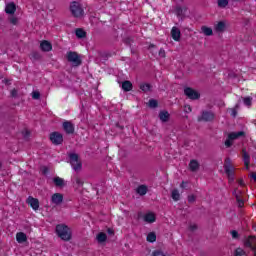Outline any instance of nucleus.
Here are the masks:
<instances>
[{"label": "nucleus", "instance_id": "obj_18", "mask_svg": "<svg viewBox=\"0 0 256 256\" xmlns=\"http://www.w3.org/2000/svg\"><path fill=\"white\" fill-rule=\"evenodd\" d=\"M255 243H256V238L253 236H250L246 241H245V247H248L249 249H255Z\"/></svg>", "mask_w": 256, "mask_h": 256}, {"label": "nucleus", "instance_id": "obj_5", "mask_svg": "<svg viewBox=\"0 0 256 256\" xmlns=\"http://www.w3.org/2000/svg\"><path fill=\"white\" fill-rule=\"evenodd\" d=\"M50 141L53 143V145H61V143H63V134L59 132L51 133Z\"/></svg>", "mask_w": 256, "mask_h": 256}, {"label": "nucleus", "instance_id": "obj_51", "mask_svg": "<svg viewBox=\"0 0 256 256\" xmlns=\"http://www.w3.org/2000/svg\"><path fill=\"white\" fill-rule=\"evenodd\" d=\"M186 113H191V106H185Z\"/></svg>", "mask_w": 256, "mask_h": 256}, {"label": "nucleus", "instance_id": "obj_46", "mask_svg": "<svg viewBox=\"0 0 256 256\" xmlns=\"http://www.w3.org/2000/svg\"><path fill=\"white\" fill-rule=\"evenodd\" d=\"M17 95H18V92H17V89H13V90H11V97H17Z\"/></svg>", "mask_w": 256, "mask_h": 256}, {"label": "nucleus", "instance_id": "obj_41", "mask_svg": "<svg viewBox=\"0 0 256 256\" xmlns=\"http://www.w3.org/2000/svg\"><path fill=\"white\" fill-rule=\"evenodd\" d=\"M241 193L242 192L239 189H236L233 191V195H234V197H236V199H237V197H241Z\"/></svg>", "mask_w": 256, "mask_h": 256}, {"label": "nucleus", "instance_id": "obj_2", "mask_svg": "<svg viewBox=\"0 0 256 256\" xmlns=\"http://www.w3.org/2000/svg\"><path fill=\"white\" fill-rule=\"evenodd\" d=\"M70 13L76 19H81V17L85 15V10H83V6L81 5V3L73 1L70 3Z\"/></svg>", "mask_w": 256, "mask_h": 256}, {"label": "nucleus", "instance_id": "obj_36", "mask_svg": "<svg viewBox=\"0 0 256 256\" xmlns=\"http://www.w3.org/2000/svg\"><path fill=\"white\" fill-rule=\"evenodd\" d=\"M32 99H41V93H39V91L32 92Z\"/></svg>", "mask_w": 256, "mask_h": 256}, {"label": "nucleus", "instance_id": "obj_38", "mask_svg": "<svg viewBox=\"0 0 256 256\" xmlns=\"http://www.w3.org/2000/svg\"><path fill=\"white\" fill-rule=\"evenodd\" d=\"M236 200L238 203V207H243V205H245V202L243 201V199H241L240 196H237Z\"/></svg>", "mask_w": 256, "mask_h": 256}, {"label": "nucleus", "instance_id": "obj_40", "mask_svg": "<svg viewBox=\"0 0 256 256\" xmlns=\"http://www.w3.org/2000/svg\"><path fill=\"white\" fill-rule=\"evenodd\" d=\"M232 239H238L239 238V232L236 230L231 231Z\"/></svg>", "mask_w": 256, "mask_h": 256}, {"label": "nucleus", "instance_id": "obj_12", "mask_svg": "<svg viewBox=\"0 0 256 256\" xmlns=\"http://www.w3.org/2000/svg\"><path fill=\"white\" fill-rule=\"evenodd\" d=\"M15 11H17V6H15V3L11 2L6 5L5 12L8 15H14Z\"/></svg>", "mask_w": 256, "mask_h": 256}, {"label": "nucleus", "instance_id": "obj_20", "mask_svg": "<svg viewBox=\"0 0 256 256\" xmlns=\"http://www.w3.org/2000/svg\"><path fill=\"white\" fill-rule=\"evenodd\" d=\"M53 183L56 187H65V180L59 176L54 177Z\"/></svg>", "mask_w": 256, "mask_h": 256}, {"label": "nucleus", "instance_id": "obj_9", "mask_svg": "<svg viewBox=\"0 0 256 256\" xmlns=\"http://www.w3.org/2000/svg\"><path fill=\"white\" fill-rule=\"evenodd\" d=\"M51 203H52V205H56V206L61 205V203H63V194H61V193H54L51 196Z\"/></svg>", "mask_w": 256, "mask_h": 256}, {"label": "nucleus", "instance_id": "obj_21", "mask_svg": "<svg viewBox=\"0 0 256 256\" xmlns=\"http://www.w3.org/2000/svg\"><path fill=\"white\" fill-rule=\"evenodd\" d=\"M169 117H170V115H169V112H167V111H161L159 113V119L163 123H167V121H169Z\"/></svg>", "mask_w": 256, "mask_h": 256}, {"label": "nucleus", "instance_id": "obj_59", "mask_svg": "<svg viewBox=\"0 0 256 256\" xmlns=\"http://www.w3.org/2000/svg\"><path fill=\"white\" fill-rule=\"evenodd\" d=\"M1 167H3V164L1 163V160H0V169H1Z\"/></svg>", "mask_w": 256, "mask_h": 256}, {"label": "nucleus", "instance_id": "obj_37", "mask_svg": "<svg viewBox=\"0 0 256 256\" xmlns=\"http://www.w3.org/2000/svg\"><path fill=\"white\" fill-rule=\"evenodd\" d=\"M149 107H151L152 109H155V107H157V100L155 99L149 100Z\"/></svg>", "mask_w": 256, "mask_h": 256}, {"label": "nucleus", "instance_id": "obj_7", "mask_svg": "<svg viewBox=\"0 0 256 256\" xmlns=\"http://www.w3.org/2000/svg\"><path fill=\"white\" fill-rule=\"evenodd\" d=\"M215 119V114L211 111H203L201 117L198 118V121H213Z\"/></svg>", "mask_w": 256, "mask_h": 256}, {"label": "nucleus", "instance_id": "obj_32", "mask_svg": "<svg viewBox=\"0 0 256 256\" xmlns=\"http://www.w3.org/2000/svg\"><path fill=\"white\" fill-rule=\"evenodd\" d=\"M229 5V0H218V7L225 9Z\"/></svg>", "mask_w": 256, "mask_h": 256}, {"label": "nucleus", "instance_id": "obj_57", "mask_svg": "<svg viewBox=\"0 0 256 256\" xmlns=\"http://www.w3.org/2000/svg\"><path fill=\"white\" fill-rule=\"evenodd\" d=\"M234 1L235 3H239L240 1H243V0H232Z\"/></svg>", "mask_w": 256, "mask_h": 256}, {"label": "nucleus", "instance_id": "obj_47", "mask_svg": "<svg viewBox=\"0 0 256 256\" xmlns=\"http://www.w3.org/2000/svg\"><path fill=\"white\" fill-rule=\"evenodd\" d=\"M189 229H190V231H197V225L192 224V225H190Z\"/></svg>", "mask_w": 256, "mask_h": 256}, {"label": "nucleus", "instance_id": "obj_54", "mask_svg": "<svg viewBox=\"0 0 256 256\" xmlns=\"http://www.w3.org/2000/svg\"><path fill=\"white\" fill-rule=\"evenodd\" d=\"M238 183H239V185H241V186L245 185V182H243V180H239Z\"/></svg>", "mask_w": 256, "mask_h": 256}, {"label": "nucleus", "instance_id": "obj_17", "mask_svg": "<svg viewBox=\"0 0 256 256\" xmlns=\"http://www.w3.org/2000/svg\"><path fill=\"white\" fill-rule=\"evenodd\" d=\"M228 137L232 141H235V139H239V137H245V133L243 131L231 132L230 134H228Z\"/></svg>", "mask_w": 256, "mask_h": 256}, {"label": "nucleus", "instance_id": "obj_31", "mask_svg": "<svg viewBox=\"0 0 256 256\" xmlns=\"http://www.w3.org/2000/svg\"><path fill=\"white\" fill-rule=\"evenodd\" d=\"M234 256H247V252L243 248H236L234 251Z\"/></svg>", "mask_w": 256, "mask_h": 256}, {"label": "nucleus", "instance_id": "obj_8", "mask_svg": "<svg viewBox=\"0 0 256 256\" xmlns=\"http://www.w3.org/2000/svg\"><path fill=\"white\" fill-rule=\"evenodd\" d=\"M184 94L187 96L188 99H193V100L199 99L200 97L199 92L189 87L184 89Z\"/></svg>", "mask_w": 256, "mask_h": 256}, {"label": "nucleus", "instance_id": "obj_16", "mask_svg": "<svg viewBox=\"0 0 256 256\" xmlns=\"http://www.w3.org/2000/svg\"><path fill=\"white\" fill-rule=\"evenodd\" d=\"M40 48L42 51L49 52L51 51V49H53V46L51 45V43H49V41L44 40L41 42Z\"/></svg>", "mask_w": 256, "mask_h": 256}, {"label": "nucleus", "instance_id": "obj_56", "mask_svg": "<svg viewBox=\"0 0 256 256\" xmlns=\"http://www.w3.org/2000/svg\"><path fill=\"white\" fill-rule=\"evenodd\" d=\"M245 169H246L247 171H249V164H248V165H245Z\"/></svg>", "mask_w": 256, "mask_h": 256}, {"label": "nucleus", "instance_id": "obj_4", "mask_svg": "<svg viewBox=\"0 0 256 256\" xmlns=\"http://www.w3.org/2000/svg\"><path fill=\"white\" fill-rule=\"evenodd\" d=\"M66 57L69 63H72L74 67H79V65H81V57L77 52L70 51L67 53Z\"/></svg>", "mask_w": 256, "mask_h": 256}, {"label": "nucleus", "instance_id": "obj_11", "mask_svg": "<svg viewBox=\"0 0 256 256\" xmlns=\"http://www.w3.org/2000/svg\"><path fill=\"white\" fill-rule=\"evenodd\" d=\"M27 203H28V205H30V207H32V209L34 211H38L39 210V199L33 198V197L30 196L27 199Z\"/></svg>", "mask_w": 256, "mask_h": 256}, {"label": "nucleus", "instance_id": "obj_58", "mask_svg": "<svg viewBox=\"0 0 256 256\" xmlns=\"http://www.w3.org/2000/svg\"><path fill=\"white\" fill-rule=\"evenodd\" d=\"M153 47H155V45L151 44V45L149 46V49H153Z\"/></svg>", "mask_w": 256, "mask_h": 256}, {"label": "nucleus", "instance_id": "obj_44", "mask_svg": "<svg viewBox=\"0 0 256 256\" xmlns=\"http://www.w3.org/2000/svg\"><path fill=\"white\" fill-rule=\"evenodd\" d=\"M176 14H177V15H183V8H181V7L178 6V7L176 8Z\"/></svg>", "mask_w": 256, "mask_h": 256}, {"label": "nucleus", "instance_id": "obj_29", "mask_svg": "<svg viewBox=\"0 0 256 256\" xmlns=\"http://www.w3.org/2000/svg\"><path fill=\"white\" fill-rule=\"evenodd\" d=\"M147 241L149 243H155V241H157V235L154 233V232H150L148 235H147Z\"/></svg>", "mask_w": 256, "mask_h": 256}, {"label": "nucleus", "instance_id": "obj_52", "mask_svg": "<svg viewBox=\"0 0 256 256\" xmlns=\"http://www.w3.org/2000/svg\"><path fill=\"white\" fill-rule=\"evenodd\" d=\"M231 115H232V117H237V110L232 109Z\"/></svg>", "mask_w": 256, "mask_h": 256}, {"label": "nucleus", "instance_id": "obj_53", "mask_svg": "<svg viewBox=\"0 0 256 256\" xmlns=\"http://www.w3.org/2000/svg\"><path fill=\"white\" fill-rule=\"evenodd\" d=\"M251 177H252V179H254V181H256V173H255V172H253V173L251 174Z\"/></svg>", "mask_w": 256, "mask_h": 256}, {"label": "nucleus", "instance_id": "obj_61", "mask_svg": "<svg viewBox=\"0 0 256 256\" xmlns=\"http://www.w3.org/2000/svg\"><path fill=\"white\" fill-rule=\"evenodd\" d=\"M254 256H256V252H255Z\"/></svg>", "mask_w": 256, "mask_h": 256}, {"label": "nucleus", "instance_id": "obj_19", "mask_svg": "<svg viewBox=\"0 0 256 256\" xmlns=\"http://www.w3.org/2000/svg\"><path fill=\"white\" fill-rule=\"evenodd\" d=\"M242 157H243L244 165H250L251 156L249 155V153H247V150L245 149L242 150Z\"/></svg>", "mask_w": 256, "mask_h": 256}, {"label": "nucleus", "instance_id": "obj_48", "mask_svg": "<svg viewBox=\"0 0 256 256\" xmlns=\"http://www.w3.org/2000/svg\"><path fill=\"white\" fill-rule=\"evenodd\" d=\"M23 135H24V138H25V139H28V138H29L30 133H29V131H28V130H25V131L23 132Z\"/></svg>", "mask_w": 256, "mask_h": 256}, {"label": "nucleus", "instance_id": "obj_33", "mask_svg": "<svg viewBox=\"0 0 256 256\" xmlns=\"http://www.w3.org/2000/svg\"><path fill=\"white\" fill-rule=\"evenodd\" d=\"M140 89H141V91H144V93H147V91H149L151 89V85H149V84H141L140 85Z\"/></svg>", "mask_w": 256, "mask_h": 256}, {"label": "nucleus", "instance_id": "obj_25", "mask_svg": "<svg viewBox=\"0 0 256 256\" xmlns=\"http://www.w3.org/2000/svg\"><path fill=\"white\" fill-rule=\"evenodd\" d=\"M147 191H148V189L145 185H140L136 189V192L138 193V195H141V196L147 195Z\"/></svg>", "mask_w": 256, "mask_h": 256}, {"label": "nucleus", "instance_id": "obj_15", "mask_svg": "<svg viewBox=\"0 0 256 256\" xmlns=\"http://www.w3.org/2000/svg\"><path fill=\"white\" fill-rule=\"evenodd\" d=\"M226 27H227V26H226L225 22L220 21V22H218V23L214 26V29H215L216 33H223V31H225Z\"/></svg>", "mask_w": 256, "mask_h": 256}, {"label": "nucleus", "instance_id": "obj_23", "mask_svg": "<svg viewBox=\"0 0 256 256\" xmlns=\"http://www.w3.org/2000/svg\"><path fill=\"white\" fill-rule=\"evenodd\" d=\"M190 171H199V162L197 160H191L189 163Z\"/></svg>", "mask_w": 256, "mask_h": 256}, {"label": "nucleus", "instance_id": "obj_13", "mask_svg": "<svg viewBox=\"0 0 256 256\" xmlns=\"http://www.w3.org/2000/svg\"><path fill=\"white\" fill-rule=\"evenodd\" d=\"M171 36L174 41H179L181 39V30L177 27H173L171 30Z\"/></svg>", "mask_w": 256, "mask_h": 256}, {"label": "nucleus", "instance_id": "obj_55", "mask_svg": "<svg viewBox=\"0 0 256 256\" xmlns=\"http://www.w3.org/2000/svg\"><path fill=\"white\" fill-rule=\"evenodd\" d=\"M108 233H109L110 235H113V230H112L111 228H109V229H108Z\"/></svg>", "mask_w": 256, "mask_h": 256}, {"label": "nucleus", "instance_id": "obj_60", "mask_svg": "<svg viewBox=\"0 0 256 256\" xmlns=\"http://www.w3.org/2000/svg\"><path fill=\"white\" fill-rule=\"evenodd\" d=\"M44 173H47V169L44 170Z\"/></svg>", "mask_w": 256, "mask_h": 256}, {"label": "nucleus", "instance_id": "obj_28", "mask_svg": "<svg viewBox=\"0 0 256 256\" xmlns=\"http://www.w3.org/2000/svg\"><path fill=\"white\" fill-rule=\"evenodd\" d=\"M86 36H87V33L83 29L81 28L76 29V37H78V39H85Z\"/></svg>", "mask_w": 256, "mask_h": 256}, {"label": "nucleus", "instance_id": "obj_1", "mask_svg": "<svg viewBox=\"0 0 256 256\" xmlns=\"http://www.w3.org/2000/svg\"><path fill=\"white\" fill-rule=\"evenodd\" d=\"M56 233L62 241H71V229L66 225L59 224L56 226Z\"/></svg>", "mask_w": 256, "mask_h": 256}, {"label": "nucleus", "instance_id": "obj_14", "mask_svg": "<svg viewBox=\"0 0 256 256\" xmlns=\"http://www.w3.org/2000/svg\"><path fill=\"white\" fill-rule=\"evenodd\" d=\"M157 218L155 217V214L153 212H149L144 215V221L145 223H155Z\"/></svg>", "mask_w": 256, "mask_h": 256}, {"label": "nucleus", "instance_id": "obj_6", "mask_svg": "<svg viewBox=\"0 0 256 256\" xmlns=\"http://www.w3.org/2000/svg\"><path fill=\"white\" fill-rule=\"evenodd\" d=\"M62 127L67 135H73L75 133V125L71 121H64Z\"/></svg>", "mask_w": 256, "mask_h": 256}, {"label": "nucleus", "instance_id": "obj_45", "mask_svg": "<svg viewBox=\"0 0 256 256\" xmlns=\"http://www.w3.org/2000/svg\"><path fill=\"white\" fill-rule=\"evenodd\" d=\"M10 23H12V25H17V23H18L17 18L11 17V18H10Z\"/></svg>", "mask_w": 256, "mask_h": 256}, {"label": "nucleus", "instance_id": "obj_42", "mask_svg": "<svg viewBox=\"0 0 256 256\" xmlns=\"http://www.w3.org/2000/svg\"><path fill=\"white\" fill-rule=\"evenodd\" d=\"M226 147H231L233 145V140L228 137V139L225 141Z\"/></svg>", "mask_w": 256, "mask_h": 256}, {"label": "nucleus", "instance_id": "obj_24", "mask_svg": "<svg viewBox=\"0 0 256 256\" xmlns=\"http://www.w3.org/2000/svg\"><path fill=\"white\" fill-rule=\"evenodd\" d=\"M122 89L126 92L131 91V89H133V84L131 83V81L126 80L122 83Z\"/></svg>", "mask_w": 256, "mask_h": 256}, {"label": "nucleus", "instance_id": "obj_35", "mask_svg": "<svg viewBox=\"0 0 256 256\" xmlns=\"http://www.w3.org/2000/svg\"><path fill=\"white\" fill-rule=\"evenodd\" d=\"M75 183H76V185H78V187H83L84 182L79 176H76L75 177Z\"/></svg>", "mask_w": 256, "mask_h": 256}, {"label": "nucleus", "instance_id": "obj_27", "mask_svg": "<svg viewBox=\"0 0 256 256\" xmlns=\"http://www.w3.org/2000/svg\"><path fill=\"white\" fill-rule=\"evenodd\" d=\"M96 239L98 243H105L107 241V234L100 232L97 236Z\"/></svg>", "mask_w": 256, "mask_h": 256}, {"label": "nucleus", "instance_id": "obj_30", "mask_svg": "<svg viewBox=\"0 0 256 256\" xmlns=\"http://www.w3.org/2000/svg\"><path fill=\"white\" fill-rule=\"evenodd\" d=\"M173 201H179V199H181V194L179 193V190L174 189L172 191V195H171Z\"/></svg>", "mask_w": 256, "mask_h": 256}, {"label": "nucleus", "instance_id": "obj_39", "mask_svg": "<svg viewBox=\"0 0 256 256\" xmlns=\"http://www.w3.org/2000/svg\"><path fill=\"white\" fill-rule=\"evenodd\" d=\"M158 55L161 59H165V49L161 48L158 52Z\"/></svg>", "mask_w": 256, "mask_h": 256}, {"label": "nucleus", "instance_id": "obj_34", "mask_svg": "<svg viewBox=\"0 0 256 256\" xmlns=\"http://www.w3.org/2000/svg\"><path fill=\"white\" fill-rule=\"evenodd\" d=\"M243 101H244V105H246L247 107H251V103H252V101H253V98H251V97H245V98L243 99Z\"/></svg>", "mask_w": 256, "mask_h": 256}, {"label": "nucleus", "instance_id": "obj_22", "mask_svg": "<svg viewBox=\"0 0 256 256\" xmlns=\"http://www.w3.org/2000/svg\"><path fill=\"white\" fill-rule=\"evenodd\" d=\"M16 240L19 243H25V241H27V234L23 233V232H18L16 234Z\"/></svg>", "mask_w": 256, "mask_h": 256}, {"label": "nucleus", "instance_id": "obj_10", "mask_svg": "<svg viewBox=\"0 0 256 256\" xmlns=\"http://www.w3.org/2000/svg\"><path fill=\"white\" fill-rule=\"evenodd\" d=\"M224 171L226 175H228V178L233 181L235 177V168L232 165H224Z\"/></svg>", "mask_w": 256, "mask_h": 256}, {"label": "nucleus", "instance_id": "obj_3", "mask_svg": "<svg viewBox=\"0 0 256 256\" xmlns=\"http://www.w3.org/2000/svg\"><path fill=\"white\" fill-rule=\"evenodd\" d=\"M70 165L76 173H80L81 169H83V162L79 159V155L75 153L69 154Z\"/></svg>", "mask_w": 256, "mask_h": 256}, {"label": "nucleus", "instance_id": "obj_26", "mask_svg": "<svg viewBox=\"0 0 256 256\" xmlns=\"http://www.w3.org/2000/svg\"><path fill=\"white\" fill-rule=\"evenodd\" d=\"M201 31H202V33H204L206 35V37H211V35H213V29H211L207 26H202Z\"/></svg>", "mask_w": 256, "mask_h": 256}, {"label": "nucleus", "instance_id": "obj_50", "mask_svg": "<svg viewBox=\"0 0 256 256\" xmlns=\"http://www.w3.org/2000/svg\"><path fill=\"white\" fill-rule=\"evenodd\" d=\"M180 187H181V189H185V187H187V182L183 181V182L180 184Z\"/></svg>", "mask_w": 256, "mask_h": 256}, {"label": "nucleus", "instance_id": "obj_43", "mask_svg": "<svg viewBox=\"0 0 256 256\" xmlns=\"http://www.w3.org/2000/svg\"><path fill=\"white\" fill-rule=\"evenodd\" d=\"M195 195L188 196V203H195Z\"/></svg>", "mask_w": 256, "mask_h": 256}, {"label": "nucleus", "instance_id": "obj_49", "mask_svg": "<svg viewBox=\"0 0 256 256\" xmlns=\"http://www.w3.org/2000/svg\"><path fill=\"white\" fill-rule=\"evenodd\" d=\"M224 165H231V159L230 158H226Z\"/></svg>", "mask_w": 256, "mask_h": 256}]
</instances>
